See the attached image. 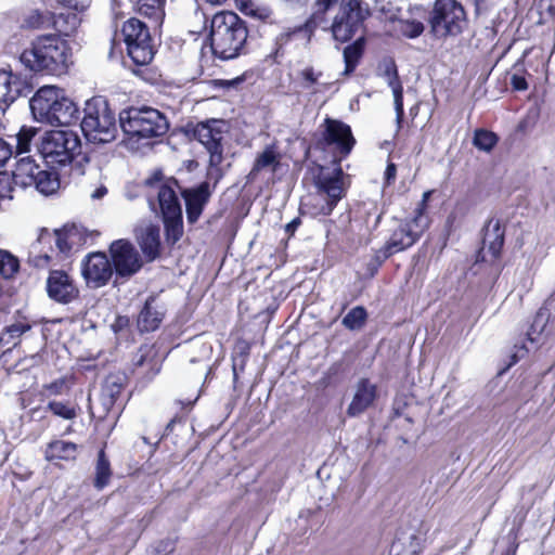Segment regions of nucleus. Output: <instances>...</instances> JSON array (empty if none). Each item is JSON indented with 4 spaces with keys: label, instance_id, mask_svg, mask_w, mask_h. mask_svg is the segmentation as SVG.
Here are the masks:
<instances>
[{
    "label": "nucleus",
    "instance_id": "f257e3e1",
    "mask_svg": "<svg viewBox=\"0 0 555 555\" xmlns=\"http://www.w3.org/2000/svg\"><path fill=\"white\" fill-rule=\"evenodd\" d=\"M20 61L34 75L60 77L67 74L73 64V50L67 39L42 34L23 50Z\"/></svg>",
    "mask_w": 555,
    "mask_h": 555
},
{
    "label": "nucleus",
    "instance_id": "f03ea898",
    "mask_svg": "<svg viewBox=\"0 0 555 555\" xmlns=\"http://www.w3.org/2000/svg\"><path fill=\"white\" fill-rule=\"evenodd\" d=\"M248 37L246 21L234 11L221 10L212 15L208 40L216 59L227 62L247 54Z\"/></svg>",
    "mask_w": 555,
    "mask_h": 555
},
{
    "label": "nucleus",
    "instance_id": "7ed1b4c3",
    "mask_svg": "<svg viewBox=\"0 0 555 555\" xmlns=\"http://www.w3.org/2000/svg\"><path fill=\"white\" fill-rule=\"evenodd\" d=\"M338 4L331 29L336 41L347 42L364 27V22L371 16V9L363 0H314L310 17L320 26L326 21L328 11Z\"/></svg>",
    "mask_w": 555,
    "mask_h": 555
},
{
    "label": "nucleus",
    "instance_id": "20e7f679",
    "mask_svg": "<svg viewBox=\"0 0 555 555\" xmlns=\"http://www.w3.org/2000/svg\"><path fill=\"white\" fill-rule=\"evenodd\" d=\"M34 117L51 126L68 127L80 120L78 105L56 86L39 88L29 101Z\"/></svg>",
    "mask_w": 555,
    "mask_h": 555
},
{
    "label": "nucleus",
    "instance_id": "39448f33",
    "mask_svg": "<svg viewBox=\"0 0 555 555\" xmlns=\"http://www.w3.org/2000/svg\"><path fill=\"white\" fill-rule=\"evenodd\" d=\"M119 125L131 140L140 141L165 135L170 127L167 116L150 105H131L119 112Z\"/></svg>",
    "mask_w": 555,
    "mask_h": 555
},
{
    "label": "nucleus",
    "instance_id": "423d86ee",
    "mask_svg": "<svg viewBox=\"0 0 555 555\" xmlns=\"http://www.w3.org/2000/svg\"><path fill=\"white\" fill-rule=\"evenodd\" d=\"M80 128L89 142L109 143L117 137V122L114 111L103 96H93L86 102Z\"/></svg>",
    "mask_w": 555,
    "mask_h": 555
},
{
    "label": "nucleus",
    "instance_id": "0eeeda50",
    "mask_svg": "<svg viewBox=\"0 0 555 555\" xmlns=\"http://www.w3.org/2000/svg\"><path fill=\"white\" fill-rule=\"evenodd\" d=\"M121 36L126 44L127 55L138 67L133 68L132 73L146 81H151V78L146 76L151 75V72L140 68L149 65L156 53L149 26L137 17H130L121 26Z\"/></svg>",
    "mask_w": 555,
    "mask_h": 555
},
{
    "label": "nucleus",
    "instance_id": "6e6552de",
    "mask_svg": "<svg viewBox=\"0 0 555 555\" xmlns=\"http://www.w3.org/2000/svg\"><path fill=\"white\" fill-rule=\"evenodd\" d=\"M344 176L340 166L335 168L332 176H323L321 172L314 176L313 184L317 194L310 196L308 202L304 203L308 214L312 217H328L332 215L338 203L347 195Z\"/></svg>",
    "mask_w": 555,
    "mask_h": 555
},
{
    "label": "nucleus",
    "instance_id": "1a4fd4ad",
    "mask_svg": "<svg viewBox=\"0 0 555 555\" xmlns=\"http://www.w3.org/2000/svg\"><path fill=\"white\" fill-rule=\"evenodd\" d=\"M41 157L52 169L69 165L81 153V141L72 131H47L38 147Z\"/></svg>",
    "mask_w": 555,
    "mask_h": 555
},
{
    "label": "nucleus",
    "instance_id": "9d476101",
    "mask_svg": "<svg viewBox=\"0 0 555 555\" xmlns=\"http://www.w3.org/2000/svg\"><path fill=\"white\" fill-rule=\"evenodd\" d=\"M430 33L441 39L460 36L468 21L464 7L456 0H435L428 20Z\"/></svg>",
    "mask_w": 555,
    "mask_h": 555
},
{
    "label": "nucleus",
    "instance_id": "9b49d317",
    "mask_svg": "<svg viewBox=\"0 0 555 555\" xmlns=\"http://www.w3.org/2000/svg\"><path fill=\"white\" fill-rule=\"evenodd\" d=\"M229 124L223 119H207L197 122L192 129L193 138L198 141L209 155L210 168H219L224 160L225 135Z\"/></svg>",
    "mask_w": 555,
    "mask_h": 555
},
{
    "label": "nucleus",
    "instance_id": "f8f14e48",
    "mask_svg": "<svg viewBox=\"0 0 555 555\" xmlns=\"http://www.w3.org/2000/svg\"><path fill=\"white\" fill-rule=\"evenodd\" d=\"M323 130L315 141V149L325 150L335 146L341 158L349 156L356 145V139L352 134L351 127L339 120L326 117L322 124Z\"/></svg>",
    "mask_w": 555,
    "mask_h": 555
},
{
    "label": "nucleus",
    "instance_id": "ddd939ff",
    "mask_svg": "<svg viewBox=\"0 0 555 555\" xmlns=\"http://www.w3.org/2000/svg\"><path fill=\"white\" fill-rule=\"evenodd\" d=\"M164 359L155 344H142L132 353L129 374L141 385L152 382L160 372Z\"/></svg>",
    "mask_w": 555,
    "mask_h": 555
},
{
    "label": "nucleus",
    "instance_id": "4468645a",
    "mask_svg": "<svg viewBox=\"0 0 555 555\" xmlns=\"http://www.w3.org/2000/svg\"><path fill=\"white\" fill-rule=\"evenodd\" d=\"M109 260L117 278L129 279L143 267L135 246L128 238H118L108 246Z\"/></svg>",
    "mask_w": 555,
    "mask_h": 555
},
{
    "label": "nucleus",
    "instance_id": "2eb2a0df",
    "mask_svg": "<svg viewBox=\"0 0 555 555\" xmlns=\"http://www.w3.org/2000/svg\"><path fill=\"white\" fill-rule=\"evenodd\" d=\"M88 236L83 234L75 224H66L61 229L50 232L48 229H42L39 237V245H50L55 243L57 250L64 256L70 255L74 248H78L86 244Z\"/></svg>",
    "mask_w": 555,
    "mask_h": 555
},
{
    "label": "nucleus",
    "instance_id": "dca6fc26",
    "mask_svg": "<svg viewBox=\"0 0 555 555\" xmlns=\"http://www.w3.org/2000/svg\"><path fill=\"white\" fill-rule=\"evenodd\" d=\"M109 258L104 251L88 254L81 262V273L87 285L99 288L108 284L114 273Z\"/></svg>",
    "mask_w": 555,
    "mask_h": 555
},
{
    "label": "nucleus",
    "instance_id": "f3484780",
    "mask_svg": "<svg viewBox=\"0 0 555 555\" xmlns=\"http://www.w3.org/2000/svg\"><path fill=\"white\" fill-rule=\"evenodd\" d=\"M48 296L59 304H69L79 297V288L64 270H52L47 280Z\"/></svg>",
    "mask_w": 555,
    "mask_h": 555
},
{
    "label": "nucleus",
    "instance_id": "a211bd4d",
    "mask_svg": "<svg viewBox=\"0 0 555 555\" xmlns=\"http://www.w3.org/2000/svg\"><path fill=\"white\" fill-rule=\"evenodd\" d=\"M182 196L185 201L186 220L190 224H194L201 218L211 196L209 183L204 181L194 189H186L182 192Z\"/></svg>",
    "mask_w": 555,
    "mask_h": 555
},
{
    "label": "nucleus",
    "instance_id": "6ab92c4d",
    "mask_svg": "<svg viewBox=\"0 0 555 555\" xmlns=\"http://www.w3.org/2000/svg\"><path fill=\"white\" fill-rule=\"evenodd\" d=\"M80 451V446L72 441L53 439L47 443L43 451L44 460L55 466L75 463Z\"/></svg>",
    "mask_w": 555,
    "mask_h": 555
},
{
    "label": "nucleus",
    "instance_id": "aec40b11",
    "mask_svg": "<svg viewBox=\"0 0 555 555\" xmlns=\"http://www.w3.org/2000/svg\"><path fill=\"white\" fill-rule=\"evenodd\" d=\"M127 379V375L121 372L109 373L106 376L101 390V401L107 412L120 400L128 384Z\"/></svg>",
    "mask_w": 555,
    "mask_h": 555
},
{
    "label": "nucleus",
    "instance_id": "412c9836",
    "mask_svg": "<svg viewBox=\"0 0 555 555\" xmlns=\"http://www.w3.org/2000/svg\"><path fill=\"white\" fill-rule=\"evenodd\" d=\"M165 311L156 305V296L150 295L137 317V326L141 333H151L159 328Z\"/></svg>",
    "mask_w": 555,
    "mask_h": 555
},
{
    "label": "nucleus",
    "instance_id": "4be33fe9",
    "mask_svg": "<svg viewBox=\"0 0 555 555\" xmlns=\"http://www.w3.org/2000/svg\"><path fill=\"white\" fill-rule=\"evenodd\" d=\"M377 397V387L369 378H361L358 382L356 393L350 402L347 414L358 416L366 411Z\"/></svg>",
    "mask_w": 555,
    "mask_h": 555
},
{
    "label": "nucleus",
    "instance_id": "5701e85b",
    "mask_svg": "<svg viewBox=\"0 0 555 555\" xmlns=\"http://www.w3.org/2000/svg\"><path fill=\"white\" fill-rule=\"evenodd\" d=\"M420 240V231L411 228V224H400L391 233L389 240L382 249L390 257L399 251L405 250L413 246Z\"/></svg>",
    "mask_w": 555,
    "mask_h": 555
},
{
    "label": "nucleus",
    "instance_id": "b1692460",
    "mask_svg": "<svg viewBox=\"0 0 555 555\" xmlns=\"http://www.w3.org/2000/svg\"><path fill=\"white\" fill-rule=\"evenodd\" d=\"M385 76L388 77V86L392 90L393 104L396 111V122L398 128H402L404 121L403 107V86L399 77L398 68L393 60L385 68Z\"/></svg>",
    "mask_w": 555,
    "mask_h": 555
},
{
    "label": "nucleus",
    "instance_id": "393cba45",
    "mask_svg": "<svg viewBox=\"0 0 555 555\" xmlns=\"http://www.w3.org/2000/svg\"><path fill=\"white\" fill-rule=\"evenodd\" d=\"M171 183L178 185L177 180L172 179V181L163 182L158 188L157 199L162 218L182 214L180 201Z\"/></svg>",
    "mask_w": 555,
    "mask_h": 555
},
{
    "label": "nucleus",
    "instance_id": "a878e982",
    "mask_svg": "<svg viewBox=\"0 0 555 555\" xmlns=\"http://www.w3.org/2000/svg\"><path fill=\"white\" fill-rule=\"evenodd\" d=\"M16 164L12 170V180L16 185L26 188L31 186L36 182L35 177L37 171H40V166L36 164L33 156H20L16 157Z\"/></svg>",
    "mask_w": 555,
    "mask_h": 555
},
{
    "label": "nucleus",
    "instance_id": "bb28decb",
    "mask_svg": "<svg viewBox=\"0 0 555 555\" xmlns=\"http://www.w3.org/2000/svg\"><path fill=\"white\" fill-rule=\"evenodd\" d=\"M24 82L11 70L0 69V106L13 103L22 93Z\"/></svg>",
    "mask_w": 555,
    "mask_h": 555
},
{
    "label": "nucleus",
    "instance_id": "cd10ccee",
    "mask_svg": "<svg viewBox=\"0 0 555 555\" xmlns=\"http://www.w3.org/2000/svg\"><path fill=\"white\" fill-rule=\"evenodd\" d=\"M505 240V229L501 225L500 220H495L493 224V240L489 242L487 251L483 248L478 251L477 260L495 264L500 261Z\"/></svg>",
    "mask_w": 555,
    "mask_h": 555
},
{
    "label": "nucleus",
    "instance_id": "c85d7f7f",
    "mask_svg": "<svg viewBox=\"0 0 555 555\" xmlns=\"http://www.w3.org/2000/svg\"><path fill=\"white\" fill-rule=\"evenodd\" d=\"M138 244L141 248L146 261H154L160 256V234L156 225H149L138 238Z\"/></svg>",
    "mask_w": 555,
    "mask_h": 555
},
{
    "label": "nucleus",
    "instance_id": "c756f323",
    "mask_svg": "<svg viewBox=\"0 0 555 555\" xmlns=\"http://www.w3.org/2000/svg\"><path fill=\"white\" fill-rule=\"evenodd\" d=\"M165 3L166 0H135L133 9L156 27L160 26L165 18Z\"/></svg>",
    "mask_w": 555,
    "mask_h": 555
},
{
    "label": "nucleus",
    "instance_id": "7c9ffc66",
    "mask_svg": "<svg viewBox=\"0 0 555 555\" xmlns=\"http://www.w3.org/2000/svg\"><path fill=\"white\" fill-rule=\"evenodd\" d=\"M80 25V18L76 12L59 13L52 12L50 28H53L61 38H69L75 36Z\"/></svg>",
    "mask_w": 555,
    "mask_h": 555
},
{
    "label": "nucleus",
    "instance_id": "2f4dec72",
    "mask_svg": "<svg viewBox=\"0 0 555 555\" xmlns=\"http://www.w3.org/2000/svg\"><path fill=\"white\" fill-rule=\"evenodd\" d=\"M365 44L366 39L364 36H361L344 48L345 75H351L356 70L364 55Z\"/></svg>",
    "mask_w": 555,
    "mask_h": 555
},
{
    "label": "nucleus",
    "instance_id": "473e14b6",
    "mask_svg": "<svg viewBox=\"0 0 555 555\" xmlns=\"http://www.w3.org/2000/svg\"><path fill=\"white\" fill-rule=\"evenodd\" d=\"M318 27L317 23L309 16L304 24L287 28L279 34L275 38V43L281 49L299 35H302L309 41Z\"/></svg>",
    "mask_w": 555,
    "mask_h": 555
},
{
    "label": "nucleus",
    "instance_id": "72a5a7b5",
    "mask_svg": "<svg viewBox=\"0 0 555 555\" xmlns=\"http://www.w3.org/2000/svg\"><path fill=\"white\" fill-rule=\"evenodd\" d=\"M251 344L244 338H237L232 352L233 383L236 384L240 378V372H244L249 354Z\"/></svg>",
    "mask_w": 555,
    "mask_h": 555
},
{
    "label": "nucleus",
    "instance_id": "f704fd0d",
    "mask_svg": "<svg viewBox=\"0 0 555 555\" xmlns=\"http://www.w3.org/2000/svg\"><path fill=\"white\" fill-rule=\"evenodd\" d=\"M246 16L259 21L263 24H275L273 10L267 5H260L253 0H242L237 7Z\"/></svg>",
    "mask_w": 555,
    "mask_h": 555
},
{
    "label": "nucleus",
    "instance_id": "c9c22d12",
    "mask_svg": "<svg viewBox=\"0 0 555 555\" xmlns=\"http://www.w3.org/2000/svg\"><path fill=\"white\" fill-rule=\"evenodd\" d=\"M52 18L51 11H41L39 9L30 10L24 15L21 28L25 30H40L50 28V22Z\"/></svg>",
    "mask_w": 555,
    "mask_h": 555
},
{
    "label": "nucleus",
    "instance_id": "e433bc0d",
    "mask_svg": "<svg viewBox=\"0 0 555 555\" xmlns=\"http://www.w3.org/2000/svg\"><path fill=\"white\" fill-rule=\"evenodd\" d=\"M57 169L40 170L37 171L35 177L36 182L33 185L42 194L50 195L56 192L60 188V179Z\"/></svg>",
    "mask_w": 555,
    "mask_h": 555
},
{
    "label": "nucleus",
    "instance_id": "4c0bfd02",
    "mask_svg": "<svg viewBox=\"0 0 555 555\" xmlns=\"http://www.w3.org/2000/svg\"><path fill=\"white\" fill-rule=\"evenodd\" d=\"M40 130L33 126H22L16 133V145L13 150V155L20 157L23 154H28L31 151L35 139Z\"/></svg>",
    "mask_w": 555,
    "mask_h": 555
},
{
    "label": "nucleus",
    "instance_id": "58836bf2",
    "mask_svg": "<svg viewBox=\"0 0 555 555\" xmlns=\"http://www.w3.org/2000/svg\"><path fill=\"white\" fill-rule=\"evenodd\" d=\"M113 472L111 463L105 454L104 449H101L98 453V460L95 465V476L93 479V486L98 490L104 489L108 486Z\"/></svg>",
    "mask_w": 555,
    "mask_h": 555
},
{
    "label": "nucleus",
    "instance_id": "ea45409f",
    "mask_svg": "<svg viewBox=\"0 0 555 555\" xmlns=\"http://www.w3.org/2000/svg\"><path fill=\"white\" fill-rule=\"evenodd\" d=\"M46 410L52 415L66 421L75 420L79 413V406L70 401L51 400L48 402Z\"/></svg>",
    "mask_w": 555,
    "mask_h": 555
},
{
    "label": "nucleus",
    "instance_id": "a19ab883",
    "mask_svg": "<svg viewBox=\"0 0 555 555\" xmlns=\"http://www.w3.org/2000/svg\"><path fill=\"white\" fill-rule=\"evenodd\" d=\"M500 137L488 129L477 128L474 131L473 145L479 150L490 153L499 143Z\"/></svg>",
    "mask_w": 555,
    "mask_h": 555
},
{
    "label": "nucleus",
    "instance_id": "79ce46f5",
    "mask_svg": "<svg viewBox=\"0 0 555 555\" xmlns=\"http://www.w3.org/2000/svg\"><path fill=\"white\" fill-rule=\"evenodd\" d=\"M165 229V236L168 244L175 245L183 236L182 214L162 218Z\"/></svg>",
    "mask_w": 555,
    "mask_h": 555
},
{
    "label": "nucleus",
    "instance_id": "37998d69",
    "mask_svg": "<svg viewBox=\"0 0 555 555\" xmlns=\"http://www.w3.org/2000/svg\"><path fill=\"white\" fill-rule=\"evenodd\" d=\"M369 319L365 307L356 306L343 318L341 324L349 331H360L364 327Z\"/></svg>",
    "mask_w": 555,
    "mask_h": 555
},
{
    "label": "nucleus",
    "instance_id": "c03bdc74",
    "mask_svg": "<svg viewBox=\"0 0 555 555\" xmlns=\"http://www.w3.org/2000/svg\"><path fill=\"white\" fill-rule=\"evenodd\" d=\"M20 269L18 259L10 251L0 249V275L11 279Z\"/></svg>",
    "mask_w": 555,
    "mask_h": 555
},
{
    "label": "nucleus",
    "instance_id": "a18cd8bd",
    "mask_svg": "<svg viewBox=\"0 0 555 555\" xmlns=\"http://www.w3.org/2000/svg\"><path fill=\"white\" fill-rule=\"evenodd\" d=\"M401 538H397L392 547H396L399 543L402 544L403 552L406 553V555H420L423 552L425 539L420 533H411L409 535L408 545L401 542Z\"/></svg>",
    "mask_w": 555,
    "mask_h": 555
},
{
    "label": "nucleus",
    "instance_id": "49530a36",
    "mask_svg": "<svg viewBox=\"0 0 555 555\" xmlns=\"http://www.w3.org/2000/svg\"><path fill=\"white\" fill-rule=\"evenodd\" d=\"M279 156L272 150V147H267L262 153H260L254 163L253 171H260L261 169L273 166L275 169L279 166Z\"/></svg>",
    "mask_w": 555,
    "mask_h": 555
},
{
    "label": "nucleus",
    "instance_id": "de8ad7c7",
    "mask_svg": "<svg viewBox=\"0 0 555 555\" xmlns=\"http://www.w3.org/2000/svg\"><path fill=\"white\" fill-rule=\"evenodd\" d=\"M425 30L424 24L417 20H400L399 31L402 36L414 39L420 37Z\"/></svg>",
    "mask_w": 555,
    "mask_h": 555
},
{
    "label": "nucleus",
    "instance_id": "09e8293b",
    "mask_svg": "<svg viewBox=\"0 0 555 555\" xmlns=\"http://www.w3.org/2000/svg\"><path fill=\"white\" fill-rule=\"evenodd\" d=\"M389 258L390 256L382 248L376 250L369 262L365 264V276L369 279L374 278L378 273L383 263Z\"/></svg>",
    "mask_w": 555,
    "mask_h": 555
},
{
    "label": "nucleus",
    "instance_id": "8fccbe9b",
    "mask_svg": "<svg viewBox=\"0 0 555 555\" xmlns=\"http://www.w3.org/2000/svg\"><path fill=\"white\" fill-rule=\"evenodd\" d=\"M29 330L30 325L27 323H14L5 328V332L0 337V341L5 344L13 343L15 345L16 343L13 340L18 339Z\"/></svg>",
    "mask_w": 555,
    "mask_h": 555
},
{
    "label": "nucleus",
    "instance_id": "3c124183",
    "mask_svg": "<svg viewBox=\"0 0 555 555\" xmlns=\"http://www.w3.org/2000/svg\"><path fill=\"white\" fill-rule=\"evenodd\" d=\"M67 382V377H61L48 385H44V389L49 392V395L61 396L69 389Z\"/></svg>",
    "mask_w": 555,
    "mask_h": 555
},
{
    "label": "nucleus",
    "instance_id": "603ef678",
    "mask_svg": "<svg viewBox=\"0 0 555 555\" xmlns=\"http://www.w3.org/2000/svg\"><path fill=\"white\" fill-rule=\"evenodd\" d=\"M321 76L322 72H315L312 66L304 68L299 74V77L304 82V87L306 88L315 85Z\"/></svg>",
    "mask_w": 555,
    "mask_h": 555
},
{
    "label": "nucleus",
    "instance_id": "864d4df0",
    "mask_svg": "<svg viewBox=\"0 0 555 555\" xmlns=\"http://www.w3.org/2000/svg\"><path fill=\"white\" fill-rule=\"evenodd\" d=\"M428 223L427 216H418L417 211H413V217L410 220H406L403 224H411V228L415 231H420L421 237L425 229L428 228Z\"/></svg>",
    "mask_w": 555,
    "mask_h": 555
},
{
    "label": "nucleus",
    "instance_id": "5fc2aeb1",
    "mask_svg": "<svg viewBox=\"0 0 555 555\" xmlns=\"http://www.w3.org/2000/svg\"><path fill=\"white\" fill-rule=\"evenodd\" d=\"M13 155V146L0 138V167L4 166Z\"/></svg>",
    "mask_w": 555,
    "mask_h": 555
},
{
    "label": "nucleus",
    "instance_id": "6e6d98bb",
    "mask_svg": "<svg viewBox=\"0 0 555 555\" xmlns=\"http://www.w3.org/2000/svg\"><path fill=\"white\" fill-rule=\"evenodd\" d=\"M397 179V165L392 162H388L384 172V184L390 186L396 182Z\"/></svg>",
    "mask_w": 555,
    "mask_h": 555
},
{
    "label": "nucleus",
    "instance_id": "4d7b16f0",
    "mask_svg": "<svg viewBox=\"0 0 555 555\" xmlns=\"http://www.w3.org/2000/svg\"><path fill=\"white\" fill-rule=\"evenodd\" d=\"M57 2L76 12L83 11L89 7V0H57Z\"/></svg>",
    "mask_w": 555,
    "mask_h": 555
},
{
    "label": "nucleus",
    "instance_id": "13d9d810",
    "mask_svg": "<svg viewBox=\"0 0 555 555\" xmlns=\"http://www.w3.org/2000/svg\"><path fill=\"white\" fill-rule=\"evenodd\" d=\"M52 260V256L46 251L40 250L37 255H34L31 262L37 268H44L49 266Z\"/></svg>",
    "mask_w": 555,
    "mask_h": 555
},
{
    "label": "nucleus",
    "instance_id": "bf43d9fd",
    "mask_svg": "<svg viewBox=\"0 0 555 555\" xmlns=\"http://www.w3.org/2000/svg\"><path fill=\"white\" fill-rule=\"evenodd\" d=\"M511 86L514 91H526L529 87L525 76L518 74L511 77Z\"/></svg>",
    "mask_w": 555,
    "mask_h": 555
},
{
    "label": "nucleus",
    "instance_id": "052dcab7",
    "mask_svg": "<svg viewBox=\"0 0 555 555\" xmlns=\"http://www.w3.org/2000/svg\"><path fill=\"white\" fill-rule=\"evenodd\" d=\"M300 224H301V219L299 217H296L291 222H288L285 225V233L287 234V236L288 237L294 236L295 232L297 231V229L299 228Z\"/></svg>",
    "mask_w": 555,
    "mask_h": 555
},
{
    "label": "nucleus",
    "instance_id": "680f3d73",
    "mask_svg": "<svg viewBox=\"0 0 555 555\" xmlns=\"http://www.w3.org/2000/svg\"><path fill=\"white\" fill-rule=\"evenodd\" d=\"M518 533H514V539L511 542V544L507 546V548L502 553V555H517V550L519 546V543L517 542Z\"/></svg>",
    "mask_w": 555,
    "mask_h": 555
},
{
    "label": "nucleus",
    "instance_id": "e2e57ef3",
    "mask_svg": "<svg viewBox=\"0 0 555 555\" xmlns=\"http://www.w3.org/2000/svg\"><path fill=\"white\" fill-rule=\"evenodd\" d=\"M176 403L180 406L181 411H184L182 414H184L185 416L192 410V408L194 405V401H191V400H189V401L178 400Z\"/></svg>",
    "mask_w": 555,
    "mask_h": 555
},
{
    "label": "nucleus",
    "instance_id": "0e129e2a",
    "mask_svg": "<svg viewBox=\"0 0 555 555\" xmlns=\"http://www.w3.org/2000/svg\"><path fill=\"white\" fill-rule=\"evenodd\" d=\"M185 418V415L184 414H180V413H177L170 421L169 423L167 424L166 426V430H172L173 426L177 424V423H181L183 422Z\"/></svg>",
    "mask_w": 555,
    "mask_h": 555
},
{
    "label": "nucleus",
    "instance_id": "69168bd1",
    "mask_svg": "<svg viewBox=\"0 0 555 555\" xmlns=\"http://www.w3.org/2000/svg\"><path fill=\"white\" fill-rule=\"evenodd\" d=\"M185 418V415L184 414H180V413H177L170 421L169 423L167 424L166 426V430H172L173 426L177 424V423H181L183 422Z\"/></svg>",
    "mask_w": 555,
    "mask_h": 555
},
{
    "label": "nucleus",
    "instance_id": "338daca9",
    "mask_svg": "<svg viewBox=\"0 0 555 555\" xmlns=\"http://www.w3.org/2000/svg\"><path fill=\"white\" fill-rule=\"evenodd\" d=\"M428 204L420 201L414 209L418 212V216H427Z\"/></svg>",
    "mask_w": 555,
    "mask_h": 555
},
{
    "label": "nucleus",
    "instance_id": "774afa93",
    "mask_svg": "<svg viewBox=\"0 0 555 555\" xmlns=\"http://www.w3.org/2000/svg\"><path fill=\"white\" fill-rule=\"evenodd\" d=\"M107 193V189L105 186L98 188L92 194L93 198H101Z\"/></svg>",
    "mask_w": 555,
    "mask_h": 555
}]
</instances>
